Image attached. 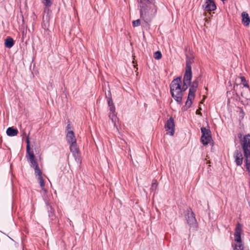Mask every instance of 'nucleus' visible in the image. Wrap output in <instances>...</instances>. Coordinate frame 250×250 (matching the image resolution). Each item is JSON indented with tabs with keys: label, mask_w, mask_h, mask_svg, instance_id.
I'll return each mask as SVG.
<instances>
[{
	"label": "nucleus",
	"mask_w": 250,
	"mask_h": 250,
	"mask_svg": "<svg viewBox=\"0 0 250 250\" xmlns=\"http://www.w3.org/2000/svg\"><path fill=\"white\" fill-rule=\"evenodd\" d=\"M108 107L109 111L108 113V117L111 119L112 122L114 124V126L116 127H117L116 124V122L117 119V117L116 116V114L115 113V105Z\"/></svg>",
	"instance_id": "obj_16"
},
{
	"label": "nucleus",
	"mask_w": 250,
	"mask_h": 250,
	"mask_svg": "<svg viewBox=\"0 0 250 250\" xmlns=\"http://www.w3.org/2000/svg\"><path fill=\"white\" fill-rule=\"evenodd\" d=\"M189 85H190V84L183 82V85H181V91L182 93L188 88Z\"/></svg>",
	"instance_id": "obj_31"
},
{
	"label": "nucleus",
	"mask_w": 250,
	"mask_h": 250,
	"mask_svg": "<svg viewBox=\"0 0 250 250\" xmlns=\"http://www.w3.org/2000/svg\"><path fill=\"white\" fill-rule=\"evenodd\" d=\"M66 132V139L67 142L69 144H75L77 143V140L74 134L73 131L72 130H68L65 131Z\"/></svg>",
	"instance_id": "obj_15"
},
{
	"label": "nucleus",
	"mask_w": 250,
	"mask_h": 250,
	"mask_svg": "<svg viewBox=\"0 0 250 250\" xmlns=\"http://www.w3.org/2000/svg\"><path fill=\"white\" fill-rule=\"evenodd\" d=\"M69 149L71 152L72 153L73 157L75 158V161L78 163H81V159L80 157V151L79 148L77 146V143L75 144H69Z\"/></svg>",
	"instance_id": "obj_9"
},
{
	"label": "nucleus",
	"mask_w": 250,
	"mask_h": 250,
	"mask_svg": "<svg viewBox=\"0 0 250 250\" xmlns=\"http://www.w3.org/2000/svg\"><path fill=\"white\" fill-rule=\"evenodd\" d=\"M240 79L241 81V84L236 83L233 85V89L235 92V94L237 97H239V89L250 88L249 85L248 84L246 78L244 76H241Z\"/></svg>",
	"instance_id": "obj_8"
},
{
	"label": "nucleus",
	"mask_w": 250,
	"mask_h": 250,
	"mask_svg": "<svg viewBox=\"0 0 250 250\" xmlns=\"http://www.w3.org/2000/svg\"><path fill=\"white\" fill-rule=\"evenodd\" d=\"M242 20V23L245 25V26H248L250 24V18L249 16V15L246 12H243L241 14Z\"/></svg>",
	"instance_id": "obj_20"
},
{
	"label": "nucleus",
	"mask_w": 250,
	"mask_h": 250,
	"mask_svg": "<svg viewBox=\"0 0 250 250\" xmlns=\"http://www.w3.org/2000/svg\"><path fill=\"white\" fill-rule=\"evenodd\" d=\"M54 0H42V3L45 6L44 8H49L53 4Z\"/></svg>",
	"instance_id": "obj_24"
},
{
	"label": "nucleus",
	"mask_w": 250,
	"mask_h": 250,
	"mask_svg": "<svg viewBox=\"0 0 250 250\" xmlns=\"http://www.w3.org/2000/svg\"><path fill=\"white\" fill-rule=\"evenodd\" d=\"M40 187L42 189V190L44 192V193H46L47 192V189L44 188V183H42L40 185Z\"/></svg>",
	"instance_id": "obj_33"
},
{
	"label": "nucleus",
	"mask_w": 250,
	"mask_h": 250,
	"mask_svg": "<svg viewBox=\"0 0 250 250\" xmlns=\"http://www.w3.org/2000/svg\"><path fill=\"white\" fill-rule=\"evenodd\" d=\"M189 86V98L192 97V98H194L195 94L198 86V82L197 80H195L193 81L192 83H191Z\"/></svg>",
	"instance_id": "obj_13"
},
{
	"label": "nucleus",
	"mask_w": 250,
	"mask_h": 250,
	"mask_svg": "<svg viewBox=\"0 0 250 250\" xmlns=\"http://www.w3.org/2000/svg\"><path fill=\"white\" fill-rule=\"evenodd\" d=\"M67 222L69 223V225L70 226H73V223L70 220L69 218H67Z\"/></svg>",
	"instance_id": "obj_35"
},
{
	"label": "nucleus",
	"mask_w": 250,
	"mask_h": 250,
	"mask_svg": "<svg viewBox=\"0 0 250 250\" xmlns=\"http://www.w3.org/2000/svg\"><path fill=\"white\" fill-rule=\"evenodd\" d=\"M18 133V129L12 127H9L6 130V134L8 136H15Z\"/></svg>",
	"instance_id": "obj_21"
},
{
	"label": "nucleus",
	"mask_w": 250,
	"mask_h": 250,
	"mask_svg": "<svg viewBox=\"0 0 250 250\" xmlns=\"http://www.w3.org/2000/svg\"><path fill=\"white\" fill-rule=\"evenodd\" d=\"M186 61V71L183 77V82L191 83V80L192 77L191 64L194 62V57L192 52L187 54Z\"/></svg>",
	"instance_id": "obj_4"
},
{
	"label": "nucleus",
	"mask_w": 250,
	"mask_h": 250,
	"mask_svg": "<svg viewBox=\"0 0 250 250\" xmlns=\"http://www.w3.org/2000/svg\"><path fill=\"white\" fill-rule=\"evenodd\" d=\"M240 93L241 98L240 96L238 97L241 103L243 105H248L250 101V88H244L239 89V93Z\"/></svg>",
	"instance_id": "obj_5"
},
{
	"label": "nucleus",
	"mask_w": 250,
	"mask_h": 250,
	"mask_svg": "<svg viewBox=\"0 0 250 250\" xmlns=\"http://www.w3.org/2000/svg\"><path fill=\"white\" fill-rule=\"evenodd\" d=\"M203 7L207 11H214L216 9V6L213 0H206Z\"/></svg>",
	"instance_id": "obj_14"
},
{
	"label": "nucleus",
	"mask_w": 250,
	"mask_h": 250,
	"mask_svg": "<svg viewBox=\"0 0 250 250\" xmlns=\"http://www.w3.org/2000/svg\"><path fill=\"white\" fill-rule=\"evenodd\" d=\"M202 136L201 141L203 145L206 146L209 144L211 140V131L210 129H207L206 127L201 128Z\"/></svg>",
	"instance_id": "obj_6"
},
{
	"label": "nucleus",
	"mask_w": 250,
	"mask_h": 250,
	"mask_svg": "<svg viewBox=\"0 0 250 250\" xmlns=\"http://www.w3.org/2000/svg\"><path fill=\"white\" fill-rule=\"evenodd\" d=\"M38 181L40 185L44 183V180H43L42 176L38 177Z\"/></svg>",
	"instance_id": "obj_34"
},
{
	"label": "nucleus",
	"mask_w": 250,
	"mask_h": 250,
	"mask_svg": "<svg viewBox=\"0 0 250 250\" xmlns=\"http://www.w3.org/2000/svg\"><path fill=\"white\" fill-rule=\"evenodd\" d=\"M242 232V229L241 225L240 223H238L236 226L235 229V232H234V241L236 243H241L242 242L241 234Z\"/></svg>",
	"instance_id": "obj_12"
},
{
	"label": "nucleus",
	"mask_w": 250,
	"mask_h": 250,
	"mask_svg": "<svg viewBox=\"0 0 250 250\" xmlns=\"http://www.w3.org/2000/svg\"><path fill=\"white\" fill-rule=\"evenodd\" d=\"M181 77H177L171 83L170 85V91L172 98L176 101L177 104L181 105L183 94L181 91Z\"/></svg>",
	"instance_id": "obj_3"
},
{
	"label": "nucleus",
	"mask_w": 250,
	"mask_h": 250,
	"mask_svg": "<svg viewBox=\"0 0 250 250\" xmlns=\"http://www.w3.org/2000/svg\"><path fill=\"white\" fill-rule=\"evenodd\" d=\"M165 127L167 134L169 133L171 136L173 135L175 130V124L172 117H171L167 120Z\"/></svg>",
	"instance_id": "obj_10"
},
{
	"label": "nucleus",
	"mask_w": 250,
	"mask_h": 250,
	"mask_svg": "<svg viewBox=\"0 0 250 250\" xmlns=\"http://www.w3.org/2000/svg\"><path fill=\"white\" fill-rule=\"evenodd\" d=\"M153 57L156 60H160L162 58V54L160 51H157L154 53Z\"/></svg>",
	"instance_id": "obj_30"
},
{
	"label": "nucleus",
	"mask_w": 250,
	"mask_h": 250,
	"mask_svg": "<svg viewBox=\"0 0 250 250\" xmlns=\"http://www.w3.org/2000/svg\"><path fill=\"white\" fill-rule=\"evenodd\" d=\"M141 19L147 24L157 13L155 0H138Z\"/></svg>",
	"instance_id": "obj_1"
},
{
	"label": "nucleus",
	"mask_w": 250,
	"mask_h": 250,
	"mask_svg": "<svg viewBox=\"0 0 250 250\" xmlns=\"http://www.w3.org/2000/svg\"><path fill=\"white\" fill-rule=\"evenodd\" d=\"M51 12V10H50L49 8H44V15L43 16L42 21V26L44 29L48 28L49 25Z\"/></svg>",
	"instance_id": "obj_7"
},
{
	"label": "nucleus",
	"mask_w": 250,
	"mask_h": 250,
	"mask_svg": "<svg viewBox=\"0 0 250 250\" xmlns=\"http://www.w3.org/2000/svg\"><path fill=\"white\" fill-rule=\"evenodd\" d=\"M193 99L194 98H192V97L189 98V94L188 95V99L186 102L185 106L183 107L185 110H187L191 106L192 104V99Z\"/></svg>",
	"instance_id": "obj_23"
},
{
	"label": "nucleus",
	"mask_w": 250,
	"mask_h": 250,
	"mask_svg": "<svg viewBox=\"0 0 250 250\" xmlns=\"http://www.w3.org/2000/svg\"><path fill=\"white\" fill-rule=\"evenodd\" d=\"M28 162L30 163V165L31 167L33 168L36 167V166H38V164L37 160L35 159V157L29 160H28Z\"/></svg>",
	"instance_id": "obj_26"
},
{
	"label": "nucleus",
	"mask_w": 250,
	"mask_h": 250,
	"mask_svg": "<svg viewBox=\"0 0 250 250\" xmlns=\"http://www.w3.org/2000/svg\"><path fill=\"white\" fill-rule=\"evenodd\" d=\"M233 157L236 165L238 166H241L242 164L243 159L242 153L239 150H236L234 152Z\"/></svg>",
	"instance_id": "obj_17"
},
{
	"label": "nucleus",
	"mask_w": 250,
	"mask_h": 250,
	"mask_svg": "<svg viewBox=\"0 0 250 250\" xmlns=\"http://www.w3.org/2000/svg\"><path fill=\"white\" fill-rule=\"evenodd\" d=\"M158 187V183L156 179H153L152 180L151 186L150 188L151 191H155L157 189Z\"/></svg>",
	"instance_id": "obj_27"
},
{
	"label": "nucleus",
	"mask_w": 250,
	"mask_h": 250,
	"mask_svg": "<svg viewBox=\"0 0 250 250\" xmlns=\"http://www.w3.org/2000/svg\"><path fill=\"white\" fill-rule=\"evenodd\" d=\"M14 44L13 39L11 37H7L5 40L4 45L8 48H11Z\"/></svg>",
	"instance_id": "obj_22"
},
{
	"label": "nucleus",
	"mask_w": 250,
	"mask_h": 250,
	"mask_svg": "<svg viewBox=\"0 0 250 250\" xmlns=\"http://www.w3.org/2000/svg\"><path fill=\"white\" fill-rule=\"evenodd\" d=\"M196 114H201V113L200 112V113H199V112H197V111H196Z\"/></svg>",
	"instance_id": "obj_38"
},
{
	"label": "nucleus",
	"mask_w": 250,
	"mask_h": 250,
	"mask_svg": "<svg viewBox=\"0 0 250 250\" xmlns=\"http://www.w3.org/2000/svg\"><path fill=\"white\" fill-rule=\"evenodd\" d=\"M45 204L49 218L52 220H54L56 218L54 212V209L52 208L48 202H45Z\"/></svg>",
	"instance_id": "obj_18"
},
{
	"label": "nucleus",
	"mask_w": 250,
	"mask_h": 250,
	"mask_svg": "<svg viewBox=\"0 0 250 250\" xmlns=\"http://www.w3.org/2000/svg\"><path fill=\"white\" fill-rule=\"evenodd\" d=\"M106 98L107 99V102L108 106H111L114 105L113 101H112V99L111 94L110 91H109L108 96L106 95Z\"/></svg>",
	"instance_id": "obj_25"
},
{
	"label": "nucleus",
	"mask_w": 250,
	"mask_h": 250,
	"mask_svg": "<svg viewBox=\"0 0 250 250\" xmlns=\"http://www.w3.org/2000/svg\"><path fill=\"white\" fill-rule=\"evenodd\" d=\"M140 24H141V21H140V20H139V19H138L135 21H132V26L134 27L139 26L140 25Z\"/></svg>",
	"instance_id": "obj_32"
},
{
	"label": "nucleus",
	"mask_w": 250,
	"mask_h": 250,
	"mask_svg": "<svg viewBox=\"0 0 250 250\" xmlns=\"http://www.w3.org/2000/svg\"><path fill=\"white\" fill-rule=\"evenodd\" d=\"M26 152L27 154V160H29L34 158L35 157L33 151L30 150V142L28 138L26 139Z\"/></svg>",
	"instance_id": "obj_19"
},
{
	"label": "nucleus",
	"mask_w": 250,
	"mask_h": 250,
	"mask_svg": "<svg viewBox=\"0 0 250 250\" xmlns=\"http://www.w3.org/2000/svg\"><path fill=\"white\" fill-rule=\"evenodd\" d=\"M196 114H201V113L200 112V113H199V112H197V111H196Z\"/></svg>",
	"instance_id": "obj_37"
},
{
	"label": "nucleus",
	"mask_w": 250,
	"mask_h": 250,
	"mask_svg": "<svg viewBox=\"0 0 250 250\" xmlns=\"http://www.w3.org/2000/svg\"><path fill=\"white\" fill-rule=\"evenodd\" d=\"M34 170H35V174L36 175L38 176V177L42 176V172L41 170L40 169V168H39V166H36V167H34Z\"/></svg>",
	"instance_id": "obj_29"
},
{
	"label": "nucleus",
	"mask_w": 250,
	"mask_h": 250,
	"mask_svg": "<svg viewBox=\"0 0 250 250\" xmlns=\"http://www.w3.org/2000/svg\"><path fill=\"white\" fill-rule=\"evenodd\" d=\"M244 245L243 242L241 243H236L235 245L234 250H244Z\"/></svg>",
	"instance_id": "obj_28"
},
{
	"label": "nucleus",
	"mask_w": 250,
	"mask_h": 250,
	"mask_svg": "<svg viewBox=\"0 0 250 250\" xmlns=\"http://www.w3.org/2000/svg\"><path fill=\"white\" fill-rule=\"evenodd\" d=\"M238 137L241 142L242 148L244 154V162L247 171L250 172V134L245 135L242 139V134L239 133Z\"/></svg>",
	"instance_id": "obj_2"
},
{
	"label": "nucleus",
	"mask_w": 250,
	"mask_h": 250,
	"mask_svg": "<svg viewBox=\"0 0 250 250\" xmlns=\"http://www.w3.org/2000/svg\"><path fill=\"white\" fill-rule=\"evenodd\" d=\"M186 216L188 224L190 226L195 227L197 225V221L193 211L191 209L188 210Z\"/></svg>",
	"instance_id": "obj_11"
},
{
	"label": "nucleus",
	"mask_w": 250,
	"mask_h": 250,
	"mask_svg": "<svg viewBox=\"0 0 250 250\" xmlns=\"http://www.w3.org/2000/svg\"><path fill=\"white\" fill-rule=\"evenodd\" d=\"M71 125L70 124H68L67 125V126L66 127V130H68L69 129H71Z\"/></svg>",
	"instance_id": "obj_36"
}]
</instances>
